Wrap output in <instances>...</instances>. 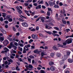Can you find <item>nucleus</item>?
<instances>
[{
  "label": "nucleus",
  "instance_id": "nucleus-24",
  "mask_svg": "<svg viewBox=\"0 0 73 73\" xmlns=\"http://www.w3.org/2000/svg\"><path fill=\"white\" fill-rule=\"evenodd\" d=\"M68 61L70 63H72L73 62V60L71 59H68Z\"/></svg>",
  "mask_w": 73,
  "mask_h": 73
},
{
  "label": "nucleus",
  "instance_id": "nucleus-61",
  "mask_svg": "<svg viewBox=\"0 0 73 73\" xmlns=\"http://www.w3.org/2000/svg\"><path fill=\"white\" fill-rule=\"evenodd\" d=\"M40 73H44V71L42 70H40Z\"/></svg>",
  "mask_w": 73,
  "mask_h": 73
},
{
  "label": "nucleus",
  "instance_id": "nucleus-54",
  "mask_svg": "<svg viewBox=\"0 0 73 73\" xmlns=\"http://www.w3.org/2000/svg\"><path fill=\"white\" fill-rule=\"evenodd\" d=\"M59 5L60 6H62V5H64L63 4H62V2H60L59 3Z\"/></svg>",
  "mask_w": 73,
  "mask_h": 73
},
{
  "label": "nucleus",
  "instance_id": "nucleus-47",
  "mask_svg": "<svg viewBox=\"0 0 73 73\" xmlns=\"http://www.w3.org/2000/svg\"><path fill=\"white\" fill-rule=\"evenodd\" d=\"M32 1V0H28L27 1V3H31Z\"/></svg>",
  "mask_w": 73,
  "mask_h": 73
},
{
  "label": "nucleus",
  "instance_id": "nucleus-6",
  "mask_svg": "<svg viewBox=\"0 0 73 73\" xmlns=\"http://www.w3.org/2000/svg\"><path fill=\"white\" fill-rule=\"evenodd\" d=\"M29 50V49H26L25 47H23V53H26L27 51Z\"/></svg>",
  "mask_w": 73,
  "mask_h": 73
},
{
  "label": "nucleus",
  "instance_id": "nucleus-42",
  "mask_svg": "<svg viewBox=\"0 0 73 73\" xmlns=\"http://www.w3.org/2000/svg\"><path fill=\"white\" fill-rule=\"evenodd\" d=\"M47 16H49L50 15V13L49 11H47Z\"/></svg>",
  "mask_w": 73,
  "mask_h": 73
},
{
  "label": "nucleus",
  "instance_id": "nucleus-50",
  "mask_svg": "<svg viewBox=\"0 0 73 73\" xmlns=\"http://www.w3.org/2000/svg\"><path fill=\"white\" fill-rule=\"evenodd\" d=\"M16 69L17 70H20V69L19 68V66H17L16 67Z\"/></svg>",
  "mask_w": 73,
  "mask_h": 73
},
{
  "label": "nucleus",
  "instance_id": "nucleus-48",
  "mask_svg": "<svg viewBox=\"0 0 73 73\" xmlns=\"http://www.w3.org/2000/svg\"><path fill=\"white\" fill-rule=\"evenodd\" d=\"M17 46H14L13 47V48L14 49V50H16V49H17Z\"/></svg>",
  "mask_w": 73,
  "mask_h": 73
},
{
  "label": "nucleus",
  "instance_id": "nucleus-62",
  "mask_svg": "<svg viewBox=\"0 0 73 73\" xmlns=\"http://www.w3.org/2000/svg\"><path fill=\"white\" fill-rule=\"evenodd\" d=\"M19 60L20 61V62H23V60H22V58H19Z\"/></svg>",
  "mask_w": 73,
  "mask_h": 73
},
{
  "label": "nucleus",
  "instance_id": "nucleus-58",
  "mask_svg": "<svg viewBox=\"0 0 73 73\" xmlns=\"http://www.w3.org/2000/svg\"><path fill=\"white\" fill-rule=\"evenodd\" d=\"M31 31H32L33 32L34 31H36V30L34 28L33 29H31Z\"/></svg>",
  "mask_w": 73,
  "mask_h": 73
},
{
  "label": "nucleus",
  "instance_id": "nucleus-19",
  "mask_svg": "<svg viewBox=\"0 0 73 73\" xmlns=\"http://www.w3.org/2000/svg\"><path fill=\"white\" fill-rule=\"evenodd\" d=\"M41 56H42V57H41H41H43V56H44L46 55V54H45V53H44V52H41Z\"/></svg>",
  "mask_w": 73,
  "mask_h": 73
},
{
  "label": "nucleus",
  "instance_id": "nucleus-38",
  "mask_svg": "<svg viewBox=\"0 0 73 73\" xmlns=\"http://www.w3.org/2000/svg\"><path fill=\"white\" fill-rule=\"evenodd\" d=\"M38 4H44V1L42 0L40 1L39 3Z\"/></svg>",
  "mask_w": 73,
  "mask_h": 73
},
{
  "label": "nucleus",
  "instance_id": "nucleus-11",
  "mask_svg": "<svg viewBox=\"0 0 73 73\" xmlns=\"http://www.w3.org/2000/svg\"><path fill=\"white\" fill-rule=\"evenodd\" d=\"M3 50L5 51V53H7L8 51H9V49L7 47H4L3 48Z\"/></svg>",
  "mask_w": 73,
  "mask_h": 73
},
{
  "label": "nucleus",
  "instance_id": "nucleus-37",
  "mask_svg": "<svg viewBox=\"0 0 73 73\" xmlns=\"http://www.w3.org/2000/svg\"><path fill=\"white\" fill-rule=\"evenodd\" d=\"M19 50L21 51V52L23 51V48L20 47H19Z\"/></svg>",
  "mask_w": 73,
  "mask_h": 73
},
{
  "label": "nucleus",
  "instance_id": "nucleus-28",
  "mask_svg": "<svg viewBox=\"0 0 73 73\" xmlns=\"http://www.w3.org/2000/svg\"><path fill=\"white\" fill-rule=\"evenodd\" d=\"M54 28L55 30H56V31H59V30H60V29H59V28H58L57 27H54Z\"/></svg>",
  "mask_w": 73,
  "mask_h": 73
},
{
  "label": "nucleus",
  "instance_id": "nucleus-5",
  "mask_svg": "<svg viewBox=\"0 0 73 73\" xmlns=\"http://www.w3.org/2000/svg\"><path fill=\"white\" fill-rule=\"evenodd\" d=\"M22 25L25 27H27L28 26V24L26 22H23L22 23Z\"/></svg>",
  "mask_w": 73,
  "mask_h": 73
},
{
  "label": "nucleus",
  "instance_id": "nucleus-52",
  "mask_svg": "<svg viewBox=\"0 0 73 73\" xmlns=\"http://www.w3.org/2000/svg\"><path fill=\"white\" fill-rule=\"evenodd\" d=\"M4 30L3 29V28L0 27V30L2 32Z\"/></svg>",
  "mask_w": 73,
  "mask_h": 73
},
{
  "label": "nucleus",
  "instance_id": "nucleus-40",
  "mask_svg": "<svg viewBox=\"0 0 73 73\" xmlns=\"http://www.w3.org/2000/svg\"><path fill=\"white\" fill-rule=\"evenodd\" d=\"M4 40V37L3 38L1 37H0V41H3Z\"/></svg>",
  "mask_w": 73,
  "mask_h": 73
},
{
  "label": "nucleus",
  "instance_id": "nucleus-63",
  "mask_svg": "<svg viewBox=\"0 0 73 73\" xmlns=\"http://www.w3.org/2000/svg\"><path fill=\"white\" fill-rule=\"evenodd\" d=\"M24 4L25 6H28V4L27 3H25Z\"/></svg>",
  "mask_w": 73,
  "mask_h": 73
},
{
  "label": "nucleus",
  "instance_id": "nucleus-22",
  "mask_svg": "<svg viewBox=\"0 0 73 73\" xmlns=\"http://www.w3.org/2000/svg\"><path fill=\"white\" fill-rule=\"evenodd\" d=\"M56 56L57 57H61V54L59 53H56Z\"/></svg>",
  "mask_w": 73,
  "mask_h": 73
},
{
  "label": "nucleus",
  "instance_id": "nucleus-27",
  "mask_svg": "<svg viewBox=\"0 0 73 73\" xmlns=\"http://www.w3.org/2000/svg\"><path fill=\"white\" fill-rule=\"evenodd\" d=\"M69 37H73V34L71 36H67L66 37V38H69Z\"/></svg>",
  "mask_w": 73,
  "mask_h": 73
},
{
  "label": "nucleus",
  "instance_id": "nucleus-36",
  "mask_svg": "<svg viewBox=\"0 0 73 73\" xmlns=\"http://www.w3.org/2000/svg\"><path fill=\"white\" fill-rule=\"evenodd\" d=\"M29 68L31 69H32V68H33V66L31 64H29Z\"/></svg>",
  "mask_w": 73,
  "mask_h": 73
},
{
  "label": "nucleus",
  "instance_id": "nucleus-39",
  "mask_svg": "<svg viewBox=\"0 0 73 73\" xmlns=\"http://www.w3.org/2000/svg\"><path fill=\"white\" fill-rule=\"evenodd\" d=\"M54 53H52L50 54V56L51 57H53V56H54Z\"/></svg>",
  "mask_w": 73,
  "mask_h": 73
},
{
  "label": "nucleus",
  "instance_id": "nucleus-13",
  "mask_svg": "<svg viewBox=\"0 0 73 73\" xmlns=\"http://www.w3.org/2000/svg\"><path fill=\"white\" fill-rule=\"evenodd\" d=\"M48 3L50 6H53L54 5V3L50 1H49Z\"/></svg>",
  "mask_w": 73,
  "mask_h": 73
},
{
  "label": "nucleus",
  "instance_id": "nucleus-34",
  "mask_svg": "<svg viewBox=\"0 0 73 73\" xmlns=\"http://www.w3.org/2000/svg\"><path fill=\"white\" fill-rule=\"evenodd\" d=\"M16 53V51L13 50H11V53Z\"/></svg>",
  "mask_w": 73,
  "mask_h": 73
},
{
  "label": "nucleus",
  "instance_id": "nucleus-7",
  "mask_svg": "<svg viewBox=\"0 0 73 73\" xmlns=\"http://www.w3.org/2000/svg\"><path fill=\"white\" fill-rule=\"evenodd\" d=\"M40 51H38V49H36L34 51V52L35 53H36L37 54H39L40 53Z\"/></svg>",
  "mask_w": 73,
  "mask_h": 73
},
{
  "label": "nucleus",
  "instance_id": "nucleus-56",
  "mask_svg": "<svg viewBox=\"0 0 73 73\" xmlns=\"http://www.w3.org/2000/svg\"><path fill=\"white\" fill-rule=\"evenodd\" d=\"M48 11H51V12L52 11V10L51 9V8H50L49 7H48Z\"/></svg>",
  "mask_w": 73,
  "mask_h": 73
},
{
  "label": "nucleus",
  "instance_id": "nucleus-29",
  "mask_svg": "<svg viewBox=\"0 0 73 73\" xmlns=\"http://www.w3.org/2000/svg\"><path fill=\"white\" fill-rule=\"evenodd\" d=\"M58 46V47H62V48L63 47V45L62 44H58L57 45Z\"/></svg>",
  "mask_w": 73,
  "mask_h": 73
},
{
  "label": "nucleus",
  "instance_id": "nucleus-4",
  "mask_svg": "<svg viewBox=\"0 0 73 73\" xmlns=\"http://www.w3.org/2000/svg\"><path fill=\"white\" fill-rule=\"evenodd\" d=\"M32 37L33 39H38V35H37L33 34L32 35Z\"/></svg>",
  "mask_w": 73,
  "mask_h": 73
},
{
  "label": "nucleus",
  "instance_id": "nucleus-8",
  "mask_svg": "<svg viewBox=\"0 0 73 73\" xmlns=\"http://www.w3.org/2000/svg\"><path fill=\"white\" fill-rule=\"evenodd\" d=\"M18 45L20 46L21 47H23L24 46V44H23L21 43L20 41H19L18 42Z\"/></svg>",
  "mask_w": 73,
  "mask_h": 73
},
{
  "label": "nucleus",
  "instance_id": "nucleus-55",
  "mask_svg": "<svg viewBox=\"0 0 73 73\" xmlns=\"http://www.w3.org/2000/svg\"><path fill=\"white\" fill-rule=\"evenodd\" d=\"M62 22L63 24H66V22L65 21H63V22Z\"/></svg>",
  "mask_w": 73,
  "mask_h": 73
},
{
  "label": "nucleus",
  "instance_id": "nucleus-60",
  "mask_svg": "<svg viewBox=\"0 0 73 73\" xmlns=\"http://www.w3.org/2000/svg\"><path fill=\"white\" fill-rule=\"evenodd\" d=\"M13 30L14 31H16V29L15 28V27H13Z\"/></svg>",
  "mask_w": 73,
  "mask_h": 73
},
{
  "label": "nucleus",
  "instance_id": "nucleus-46",
  "mask_svg": "<svg viewBox=\"0 0 73 73\" xmlns=\"http://www.w3.org/2000/svg\"><path fill=\"white\" fill-rule=\"evenodd\" d=\"M0 20L1 21H3V17H0Z\"/></svg>",
  "mask_w": 73,
  "mask_h": 73
},
{
  "label": "nucleus",
  "instance_id": "nucleus-31",
  "mask_svg": "<svg viewBox=\"0 0 73 73\" xmlns=\"http://www.w3.org/2000/svg\"><path fill=\"white\" fill-rule=\"evenodd\" d=\"M65 11L64 10L63 11L61 10L60 11V13H61V14H64V13H65Z\"/></svg>",
  "mask_w": 73,
  "mask_h": 73
},
{
  "label": "nucleus",
  "instance_id": "nucleus-59",
  "mask_svg": "<svg viewBox=\"0 0 73 73\" xmlns=\"http://www.w3.org/2000/svg\"><path fill=\"white\" fill-rule=\"evenodd\" d=\"M39 35L40 36H41V37H43V36H44L42 34H41V33H40L39 34Z\"/></svg>",
  "mask_w": 73,
  "mask_h": 73
},
{
  "label": "nucleus",
  "instance_id": "nucleus-1",
  "mask_svg": "<svg viewBox=\"0 0 73 73\" xmlns=\"http://www.w3.org/2000/svg\"><path fill=\"white\" fill-rule=\"evenodd\" d=\"M70 52H69L68 51L66 50L64 51V55L62 58V61H65L66 60L67 58H68V56H69L70 54Z\"/></svg>",
  "mask_w": 73,
  "mask_h": 73
},
{
  "label": "nucleus",
  "instance_id": "nucleus-12",
  "mask_svg": "<svg viewBox=\"0 0 73 73\" xmlns=\"http://www.w3.org/2000/svg\"><path fill=\"white\" fill-rule=\"evenodd\" d=\"M53 49L55 50H57L58 49V48L57 47V46H53Z\"/></svg>",
  "mask_w": 73,
  "mask_h": 73
},
{
  "label": "nucleus",
  "instance_id": "nucleus-20",
  "mask_svg": "<svg viewBox=\"0 0 73 73\" xmlns=\"http://www.w3.org/2000/svg\"><path fill=\"white\" fill-rule=\"evenodd\" d=\"M41 8V5H38L36 7V9H40Z\"/></svg>",
  "mask_w": 73,
  "mask_h": 73
},
{
  "label": "nucleus",
  "instance_id": "nucleus-9",
  "mask_svg": "<svg viewBox=\"0 0 73 73\" xmlns=\"http://www.w3.org/2000/svg\"><path fill=\"white\" fill-rule=\"evenodd\" d=\"M29 12L31 13V16H34L35 15V11H34L33 12H32V11L31 10L29 11Z\"/></svg>",
  "mask_w": 73,
  "mask_h": 73
},
{
  "label": "nucleus",
  "instance_id": "nucleus-53",
  "mask_svg": "<svg viewBox=\"0 0 73 73\" xmlns=\"http://www.w3.org/2000/svg\"><path fill=\"white\" fill-rule=\"evenodd\" d=\"M12 46L10 45H9L8 46H7V47H8L9 49H11V48H12Z\"/></svg>",
  "mask_w": 73,
  "mask_h": 73
},
{
  "label": "nucleus",
  "instance_id": "nucleus-45",
  "mask_svg": "<svg viewBox=\"0 0 73 73\" xmlns=\"http://www.w3.org/2000/svg\"><path fill=\"white\" fill-rule=\"evenodd\" d=\"M33 40L32 39H31L29 41V44H31V42H33Z\"/></svg>",
  "mask_w": 73,
  "mask_h": 73
},
{
  "label": "nucleus",
  "instance_id": "nucleus-17",
  "mask_svg": "<svg viewBox=\"0 0 73 73\" xmlns=\"http://www.w3.org/2000/svg\"><path fill=\"white\" fill-rule=\"evenodd\" d=\"M11 16V15H8L6 16L5 18V20H8V19H10Z\"/></svg>",
  "mask_w": 73,
  "mask_h": 73
},
{
  "label": "nucleus",
  "instance_id": "nucleus-51",
  "mask_svg": "<svg viewBox=\"0 0 73 73\" xmlns=\"http://www.w3.org/2000/svg\"><path fill=\"white\" fill-rule=\"evenodd\" d=\"M13 40L14 41H16L17 42H19V40H18V39H15V38H14L13 39Z\"/></svg>",
  "mask_w": 73,
  "mask_h": 73
},
{
  "label": "nucleus",
  "instance_id": "nucleus-64",
  "mask_svg": "<svg viewBox=\"0 0 73 73\" xmlns=\"http://www.w3.org/2000/svg\"><path fill=\"white\" fill-rule=\"evenodd\" d=\"M14 44L16 46H18V43L17 42H15L14 43Z\"/></svg>",
  "mask_w": 73,
  "mask_h": 73
},
{
  "label": "nucleus",
  "instance_id": "nucleus-49",
  "mask_svg": "<svg viewBox=\"0 0 73 73\" xmlns=\"http://www.w3.org/2000/svg\"><path fill=\"white\" fill-rule=\"evenodd\" d=\"M31 49H35V46H31Z\"/></svg>",
  "mask_w": 73,
  "mask_h": 73
},
{
  "label": "nucleus",
  "instance_id": "nucleus-3",
  "mask_svg": "<svg viewBox=\"0 0 73 73\" xmlns=\"http://www.w3.org/2000/svg\"><path fill=\"white\" fill-rule=\"evenodd\" d=\"M65 42L67 44H71L72 42V40L71 39H68L66 40Z\"/></svg>",
  "mask_w": 73,
  "mask_h": 73
},
{
  "label": "nucleus",
  "instance_id": "nucleus-2",
  "mask_svg": "<svg viewBox=\"0 0 73 73\" xmlns=\"http://www.w3.org/2000/svg\"><path fill=\"white\" fill-rule=\"evenodd\" d=\"M52 32L53 33H52V35L54 37H55V36H60L59 35L56 34V33H58V32L57 31L54 30L52 31Z\"/></svg>",
  "mask_w": 73,
  "mask_h": 73
},
{
  "label": "nucleus",
  "instance_id": "nucleus-18",
  "mask_svg": "<svg viewBox=\"0 0 73 73\" xmlns=\"http://www.w3.org/2000/svg\"><path fill=\"white\" fill-rule=\"evenodd\" d=\"M7 60L9 62H13L12 60L8 57L7 58Z\"/></svg>",
  "mask_w": 73,
  "mask_h": 73
},
{
  "label": "nucleus",
  "instance_id": "nucleus-35",
  "mask_svg": "<svg viewBox=\"0 0 73 73\" xmlns=\"http://www.w3.org/2000/svg\"><path fill=\"white\" fill-rule=\"evenodd\" d=\"M40 19H44V17H40V18H38V19H37L36 20V21H38L39 20H40Z\"/></svg>",
  "mask_w": 73,
  "mask_h": 73
},
{
  "label": "nucleus",
  "instance_id": "nucleus-43",
  "mask_svg": "<svg viewBox=\"0 0 73 73\" xmlns=\"http://www.w3.org/2000/svg\"><path fill=\"white\" fill-rule=\"evenodd\" d=\"M3 33V34H6L7 33L6 32V31L4 30L2 31V32Z\"/></svg>",
  "mask_w": 73,
  "mask_h": 73
},
{
  "label": "nucleus",
  "instance_id": "nucleus-30",
  "mask_svg": "<svg viewBox=\"0 0 73 73\" xmlns=\"http://www.w3.org/2000/svg\"><path fill=\"white\" fill-rule=\"evenodd\" d=\"M54 8H59V6H58V5H55L54 6Z\"/></svg>",
  "mask_w": 73,
  "mask_h": 73
},
{
  "label": "nucleus",
  "instance_id": "nucleus-26",
  "mask_svg": "<svg viewBox=\"0 0 73 73\" xmlns=\"http://www.w3.org/2000/svg\"><path fill=\"white\" fill-rule=\"evenodd\" d=\"M28 60L29 61V63H31V59L30 58H29V57H27Z\"/></svg>",
  "mask_w": 73,
  "mask_h": 73
},
{
  "label": "nucleus",
  "instance_id": "nucleus-15",
  "mask_svg": "<svg viewBox=\"0 0 73 73\" xmlns=\"http://www.w3.org/2000/svg\"><path fill=\"white\" fill-rule=\"evenodd\" d=\"M50 70L51 71H54L55 70V68H54V67H53V66H51L50 67Z\"/></svg>",
  "mask_w": 73,
  "mask_h": 73
},
{
  "label": "nucleus",
  "instance_id": "nucleus-23",
  "mask_svg": "<svg viewBox=\"0 0 73 73\" xmlns=\"http://www.w3.org/2000/svg\"><path fill=\"white\" fill-rule=\"evenodd\" d=\"M49 64L50 66H52V65L54 64V63H53V62H50L49 63Z\"/></svg>",
  "mask_w": 73,
  "mask_h": 73
},
{
  "label": "nucleus",
  "instance_id": "nucleus-44",
  "mask_svg": "<svg viewBox=\"0 0 73 73\" xmlns=\"http://www.w3.org/2000/svg\"><path fill=\"white\" fill-rule=\"evenodd\" d=\"M7 38L9 40V41H12V39L11 38H10L9 37H7Z\"/></svg>",
  "mask_w": 73,
  "mask_h": 73
},
{
  "label": "nucleus",
  "instance_id": "nucleus-10",
  "mask_svg": "<svg viewBox=\"0 0 73 73\" xmlns=\"http://www.w3.org/2000/svg\"><path fill=\"white\" fill-rule=\"evenodd\" d=\"M44 25L46 29H52V27H50L48 26V25H46V24L45 25Z\"/></svg>",
  "mask_w": 73,
  "mask_h": 73
},
{
  "label": "nucleus",
  "instance_id": "nucleus-32",
  "mask_svg": "<svg viewBox=\"0 0 73 73\" xmlns=\"http://www.w3.org/2000/svg\"><path fill=\"white\" fill-rule=\"evenodd\" d=\"M17 11L19 12V14H21L22 13V11L21 10V9L19 10H17Z\"/></svg>",
  "mask_w": 73,
  "mask_h": 73
},
{
  "label": "nucleus",
  "instance_id": "nucleus-41",
  "mask_svg": "<svg viewBox=\"0 0 73 73\" xmlns=\"http://www.w3.org/2000/svg\"><path fill=\"white\" fill-rule=\"evenodd\" d=\"M8 21L9 22H12L13 21V19L12 18H10L9 19Z\"/></svg>",
  "mask_w": 73,
  "mask_h": 73
},
{
  "label": "nucleus",
  "instance_id": "nucleus-57",
  "mask_svg": "<svg viewBox=\"0 0 73 73\" xmlns=\"http://www.w3.org/2000/svg\"><path fill=\"white\" fill-rule=\"evenodd\" d=\"M69 31H70V29H66V32H69Z\"/></svg>",
  "mask_w": 73,
  "mask_h": 73
},
{
  "label": "nucleus",
  "instance_id": "nucleus-25",
  "mask_svg": "<svg viewBox=\"0 0 73 73\" xmlns=\"http://www.w3.org/2000/svg\"><path fill=\"white\" fill-rule=\"evenodd\" d=\"M25 12L27 16H30V14L28 13V11L25 10Z\"/></svg>",
  "mask_w": 73,
  "mask_h": 73
},
{
  "label": "nucleus",
  "instance_id": "nucleus-21",
  "mask_svg": "<svg viewBox=\"0 0 73 73\" xmlns=\"http://www.w3.org/2000/svg\"><path fill=\"white\" fill-rule=\"evenodd\" d=\"M44 32L46 33H48L49 35H52V33L50 32V31H45Z\"/></svg>",
  "mask_w": 73,
  "mask_h": 73
},
{
  "label": "nucleus",
  "instance_id": "nucleus-16",
  "mask_svg": "<svg viewBox=\"0 0 73 73\" xmlns=\"http://www.w3.org/2000/svg\"><path fill=\"white\" fill-rule=\"evenodd\" d=\"M24 47L26 48L27 49H28V48H30V47H31V45L28 44V45H26Z\"/></svg>",
  "mask_w": 73,
  "mask_h": 73
},
{
  "label": "nucleus",
  "instance_id": "nucleus-33",
  "mask_svg": "<svg viewBox=\"0 0 73 73\" xmlns=\"http://www.w3.org/2000/svg\"><path fill=\"white\" fill-rule=\"evenodd\" d=\"M19 21H21V22H24V20L21 18L19 19Z\"/></svg>",
  "mask_w": 73,
  "mask_h": 73
},
{
  "label": "nucleus",
  "instance_id": "nucleus-14",
  "mask_svg": "<svg viewBox=\"0 0 73 73\" xmlns=\"http://www.w3.org/2000/svg\"><path fill=\"white\" fill-rule=\"evenodd\" d=\"M4 43L5 44H6V45H7V44H9V41H8V40H5V41L4 42Z\"/></svg>",
  "mask_w": 73,
  "mask_h": 73
}]
</instances>
